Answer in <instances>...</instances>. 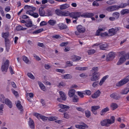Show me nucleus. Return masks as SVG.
<instances>
[{"label": "nucleus", "mask_w": 129, "mask_h": 129, "mask_svg": "<svg viewBox=\"0 0 129 129\" xmlns=\"http://www.w3.org/2000/svg\"><path fill=\"white\" fill-rule=\"evenodd\" d=\"M115 118L113 116L111 117L110 119H106L101 121L100 124L102 126H109L114 122Z\"/></svg>", "instance_id": "nucleus-1"}, {"label": "nucleus", "mask_w": 129, "mask_h": 129, "mask_svg": "<svg viewBox=\"0 0 129 129\" xmlns=\"http://www.w3.org/2000/svg\"><path fill=\"white\" fill-rule=\"evenodd\" d=\"M129 81V76L118 82L116 84V86L121 87L127 83Z\"/></svg>", "instance_id": "nucleus-2"}, {"label": "nucleus", "mask_w": 129, "mask_h": 129, "mask_svg": "<svg viewBox=\"0 0 129 129\" xmlns=\"http://www.w3.org/2000/svg\"><path fill=\"white\" fill-rule=\"evenodd\" d=\"M9 65V61L6 60V61L3 63L1 69L2 72H7Z\"/></svg>", "instance_id": "nucleus-3"}, {"label": "nucleus", "mask_w": 129, "mask_h": 129, "mask_svg": "<svg viewBox=\"0 0 129 129\" xmlns=\"http://www.w3.org/2000/svg\"><path fill=\"white\" fill-rule=\"evenodd\" d=\"M58 106L60 109H59V111L61 112H64L66 111L67 109L69 108V107L66 105H64L62 104H59Z\"/></svg>", "instance_id": "nucleus-4"}, {"label": "nucleus", "mask_w": 129, "mask_h": 129, "mask_svg": "<svg viewBox=\"0 0 129 129\" xmlns=\"http://www.w3.org/2000/svg\"><path fill=\"white\" fill-rule=\"evenodd\" d=\"M24 9L27 10L26 13L28 14H30V12L31 11L33 12V11L36 9L35 7L28 5H26L25 6Z\"/></svg>", "instance_id": "nucleus-5"}, {"label": "nucleus", "mask_w": 129, "mask_h": 129, "mask_svg": "<svg viewBox=\"0 0 129 129\" xmlns=\"http://www.w3.org/2000/svg\"><path fill=\"white\" fill-rule=\"evenodd\" d=\"M119 30L118 28L117 27L112 28L109 29L108 30L109 36H112L116 34Z\"/></svg>", "instance_id": "nucleus-6"}, {"label": "nucleus", "mask_w": 129, "mask_h": 129, "mask_svg": "<svg viewBox=\"0 0 129 129\" xmlns=\"http://www.w3.org/2000/svg\"><path fill=\"white\" fill-rule=\"evenodd\" d=\"M81 15L80 12H72L70 14V16L76 19H77V18L79 17Z\"/></svg>", "instance_id": "nucleus-7"}, {"label": "nucleus", "mask_w": 129, "mask_h": 129, "mask_svg": "<svg viewBox=\"0 0 129 129\" xmlns=\"http://www.w3.org/2000/svg\"><path fill=\"white\" fill-rule=\"evenodd\" d=\"M110 96L111 98L115 100H119L121 98V96L116 92H114L111 94Z\"/></svg>", "instance_id": "nucleus-8"}, {"label": "nucleus", "mask_w": 129, "mask_h": 129, "mask_svg": "<svg viewBox=\"0 0 129 129\" xmlns=\"http://www.w3.org/2000/svg\"><path fill=\"white\" fill-rule=\"evenodd\" d=\"M94 15V14L92 13L86 12L81 14L80 16L84 18H89L91 17Z\"/></svg>", "instance_id": "nucleus-9"}, {"label": "nucleus", "mask_w": 129, "mask_h": 129, "mask_svg": "<svg viewBox=\"0 0 129 129\" xmlns=\"http://www.w3.org/2000/svg\"><path fill=\"white\" fill-rule=\"evenodd\" d=\"M115 56V53L114 52H110L107 55L106 60L107 61L111 60L113 59Z\"/></svg>", "instance_id": "nucleus-10"}, {"label": "nucleus", "mask_w": 129, "mask_h": 129, "mask_svg": "<svg viewBox=\"0 0 129 129\" xmlns=\"http://www.w3.org/2000/svg\"><path fill=\"white\" fill-rule=\"evenodd\" d=\"M100 108V107L99 105H95L91 107V111L93 114L95 115L97 114V112L96 110Z\"/></svg>", "instance_id": "nucleus-11"}, {"label": "nucleus", "mask_w": 129, "mask_h": 129, "mask_svg": "<svg viewBox=\"0 0 129 129\" xmlns=\"http://www.w3.org/2000/svg\"><path fill=\"white\" fill-rule=\"evenodd\" d=\"M126 59H127L126 58L125 55H122L121 57L118 61L117 62V64L118 65H120L122 64Z\"/></svg>", "instance_id": "nucleus-12"}, {"label": "nucleus", "mask_w": 129, "mask_h": 129, "mask_svg": "<svg viewBox=\"0 0 129 129\" xmlns=\"http://www.w3.org/2000/svg\"><path fill=\"white\" fill-rule=\"evenodd\" d=\"M77 30L80 33H83L85 30L84 27L81 25H79L77 26Z\"/></svg>", "instance_id": "nucleus-13"}, {"label": "nucleus", "mask_w": 129, "mask_h": 129, "mask_svg": "<svg viewBox=\"0 0 129 129\" xmlns=\"http://www.w3.org/2000/svg\"><path fill=\"white\" fill-rule=\"evenodd\" d=\"M28 123L30 128L33 129L35 128V126L34 122L30 118H29V120Z\"/></svg>", "instance_id": "nucleus-14"}, {"label": "nucleus", "mask_w": 129, "mask_h": 129, "mask_svg": "<svg viewBox=\"0 0 129 129\" xmlns=\"http://www.w3.org/2000/svg\"><path fill=\"white\" fill-rule=\"evenodd\" d=\"M110 110V109L109 107H107L106 108L103 109L100 111V114L102 115H104L105 113L109 111Z\"/></svg>", "instance_id": "nucleus-15"}, {"label": "nucleus", "mask_w": 129, "mask_h": 129, "mask_svg": "<svg viewBox=\"0 0 129 129\" xmlns=\"http://www.w3.org/2000/svg\"><path fill=\"white\" fill-rule=\"evenodd\" d=\"M39 14L41 16H45V12L44 8L42 7H41L39 9Z\"/></svg>", "instance_id": "nucleus-16"}, {"label": "nucleus", "mask_w": 129, "mask_h": 129, "mask_svg": "<svg viewBox=\"0 0 129 129\" xmlns=\"http://www.w3.org/2000/svg\"><path fill=\"white\" fill-rule=\"evenodd\" d=\"M62 78L64 79H70L72 78V76L71 75L69 74L63 75L61 76Z\"/></svg>", "instance_id": "nucleus-17"}, {"label": "nucleus", "mask_w": 129, "mask_h": 129, "mask_svg": "<svg viewBox=\"0 0 129 129\" xmlns=\"http://www.w3.org/2000/svg\"><path fill=\"white\" fill-rule=\"evenodd\" d=\"M16 106L18 109L21 111H23V107L21 104V102L20 101H18L17 102Z\"/></svg>", "instance_id": "nucleus-18"}, {"label": "nucleus", "mask_w": 129, "mask_h": 129, "mask_svg": "<svg viewBox=\"0 0 129 129\" xmlns=\"http://www.w3.org/2000/svg\"><path fill=\"white\" fill-rule=\"evenodd\" d=\"M60 96L62 98V99L63 100H65L67 98L66 94L63 92L62 91H59Z\"/></svg>", "instance_id": "nucleus-19"}, {"label": "nucleus", "mask_w": 129, "mask_h": 129, "mask_svg": "<svg viewBox=\"0 0 129 129\" xmlns=\"http://www.w3.org/2000/svg\"><path fill=\"white\" fill-rule=\"evenodd\" d=\"M75 93V90L72 89L70 90L68 92V95L70 97H72L74 96Z\"/></svg>", "instance_id": "nucleus-20"}, {"label": "nucleus", "mask_w": 129, "mask_h": 129, "mask_svg": "<svg viewBox=\"0 0 129 129\" xmlns=\"http://www.w3.org/2000/svg\"><path fill=\"white\" fill-rule=\"evenodd\" d=\"M5 103L10 108L12 107V104L11 102L9 99H7L6 100Z\"/></svg>", "instance_id": "nucleus-21"}, {"label": "nucleus", "mask_w": 129, "mask_h": 129, "mask_svg": "<svg viewBox=\"0 0 129 129\" xmlns=\"http://www.w3.org/2000/svg\"><path fill=\"white\" fill-rule=\"evenodd\" d=\"M90 79L92 81H95L98 80L99 78L98 74H95Z\"/></svg>", "instance_id": "nucleus-22"}, {"label": "nucleus", "mask_w": 129, "mask_h": 129, "mask_svg": "<svg viewBox=\"0 0 129 129\" xmlns=\"http://www.w3.org/2000/svg\"><path fill=\"white\" fill-rule=\"evenodd\" d=\"M100 94V92L99 90H98L92 95V98L93 99H95L99 96Z\"/></svg>", "instance_id": "nucleus-23"}, {"label": "nucleus", "mask_w": 129, "mask_h": 129, "mask_svg": "<svg viewBox=\"0 0 129 129\" xmlns=\"http://www.w3.org/2000/svg\"><path fill=\"white\" fill-rule=\"evenodd\" d=\"M81 58L79 56L73 55L71 57V59L73 61H77L80 60Z\"/></svg>", "instance_id": "nucleus-24"}, {"label": "nucleus", "mask_w": 129, "mask_h": 129, "mask_svg": "<svg viewBox=\"0 0 129 129\" xmlns=\"http://www.w3.org/2000/svg\"><path fill=\"white\" fill-rule=\"evenodd\" d=\"M110 107L112 110H114L118 107V106L116 103H112L111 104Z\"/></svg>", "instance_id": "nucleus-25"}, {"label": "nucleus", "mask_w": 129, "mask_h": 129, "mask_svg": "<svg viewBox=\"0 0 129 129\" xmlns=\"http://www.w3.org/2000/svg\"><path fill=\"white\" fill-rule=\"evenodd\" d=\"M69 7V4H65L60 5V8L61 10L64 9L68 8Z\"/></svg>", "instance_id": "nucleus-26"}, {"label": "nucleus", "mask_w": 129, "mask_h": 129, "mask_svg": "<svg viewBox=\"0 0 129 129\" xmlns=\"http://www.w3.org/2000/svg\"><path fill=\"white\" fill-rule=\"evenodd\" d=\"M108 75H106L104 77H103V78L101 80L99 84L101 86L102 85L104 82L108 78Z\"/></svg>", "instance_id": "nucleus-27"}, {"label": "nucleus", "mask_w": 129, "mask_h": 129, "mask_svg": "<svg viewBox=\"0 0 129 129\" xmlns=\"http://www.w3.org/2000/svg\"><path fill=\"white\" fill-rule=\"evenodd\" d=\"M58 26L60 29H65L67 27V26L66 25L63 24H58Z\"/></svg>", "instance_id": "nucleus-28"}, {"label": "nucleus", "mask_w": 129, "mask_h": 129, "mask_svg": "<svg viewBox=\"0 0 129 129\" xmlns=\"http://www.w3.org/2000/svg\"><path fill=\"white\" fill-rule=\"evenodd\" d=\"M38 83L41 89L42 90L45 91L46 89L44 85L42 83L39 81H38Z\"/></svg>", "instance_id": "nucleus-29"}, {"label": "nucleus", "mask_w": 129, "mask_h": 129, "mask_svg": "<svg viewBox=\"0 0 129 129\" xmlns=\"http://www.w3.org/2000/svg\"><path fill=\"white\" fill-rule=\"evenodd\" d=\"M100 49L102 50H105L108 47V45L106 43L101 44L100 46Z\"/></svg>", "instance_id": "nucleus-30"}, {"label": "nucleus", "mask_w": 129, "mask_h": 129, "mask_svg": "<svg viewBox=\"0 0 129 129\" xmlns=\"http://www.w3.org/2000/svg\"><path fill=\"white\" fill-rule=\"evenodd\" d=\"M129 91V88H125L122 90L120 92L121 94H126Z\"/></svg>", "instance_id": "nucleus-31"}, {"label": "nucleus", "mask_w": 129, "mask_h": 129, "mask_svg": "<svg viewBox=\"0 0 129 129\" xmlns=\"http://www.w3.org/2000/svg\"><path fill=\"white\" fill-rule=\"evenodd\" d=\"M87 69L86 67H76L75 69L77 70L80 71H84L86 70Z\"/></svg>", "instance_id": "nucleus-32"}, {"label": "nucleus", "mask_w": 129, "mask_h": 129, "mask_svg": "<svg viewBox=\"0 0 129 129\" xmlns=\"http://www.w3.org/2000/svg\"><path fill=\"white\" fill-rule=\"evenodd\" d=\"M63 11L58 9H57L55 10V12L58 15L62 16Z\"/></svg>", "instance_id": "nucleus-33"}, {"label": "nucleus", "mask_w": 129, "mask_h": 129, "mask_svg": "<svg viewBox=\"0 0 129 129\" xmlns=\"http://www.w3.org/2000/svg\"><path fill=\"white\" fill-rule=\"evenodd\" d=\"M49 24L52 26H54L56 23V20H50L48 21Z\"/></svg>", "instance_id": "nucleus-34"}, {"label": "nucleus", "mask_w": 129, "mask_h": 129, "mask_svg": "<svg viewBox=\"0 0 129 129\" xmlns=\"http://www.w3.org/2000/svg\"><path fill=\"white\" fill-rule=\"evenodd\" d=\"M23 61L26 63H28L29 60L27 57L25 56H23L22 57Z\"/></svg>", "instance_id": "nucleus-35"}, {"label": "nucleus", "mask_w": 129, "mask_h": 129, "mask_svg": "<svg viewBox=\"0 0 129 129\" xmlns=\"http://www.w3.org/2000/svg\"><path fill=\"white\" fill-rule=\"evenodd\" d=\"M29 15L35 18H37L39 16V15L37 13H34V12L32 11L30 12V14Z\"/></svg>", "instance_id": "nucleus-36"}, {"label": "nucleus", "mask_w": 129, "mask_h": 129, "mask_svg": "<svg viewBox=\"0 0 129 129\" xmlns=\"http://www.w3.org/2000/svg\"><path fill=\"white\" fill-rule=\"evenodd\" d=\"M72 100L73 102H77L79 101V98L77 96L75 95L73 96Z\"/></svg>", "instance_id": "nucleus-37"}, {"label": "nucleus", "mask_w": 129, "mask_h": 129, "mask_svg": "<svg viewBox=\"0 0 129 129\" xmlns=\"http://www.w3.org/2000/svg\"><path fill=\"white\" fill-rule=\"evenodd\" d=\"M113 16L116 19H117L119 16V14L117 12H115L113 14Z\"/></svg>", "instance_id": "nucleus-38"}, {"label": "nucleus", "mask_w": 129, "mask_h": 129, "mask_svg": "<svg viewBox=\"0 0 129 129\" xmlns=\"http://www.w3.org/2000/svg\"><path fill=\"white\" fill-rule=\"evenodd\" d=\"M77 93L79 96L81 98H82L84 96V92L83 91H77Z\"/></svg>", "instance_id": "nucleus-39"}, {"label": "nucleus", "mask_w": 129, "mask_h": 129, "mask_svg": "<svg viewBox=\"0 0 129 129\" xmlns=\"http://www.w3.org/2000/svg\"><path fill=\"white\" fill-rule=\"evenodd\" d=\"M27 29L26 28H23L20 25L17 26L16 28V30H25Z\"/></svg>", "instance_id": "nucleus-40"}, {"label": "nucleus", "mask_w": 129, "mask_h": 129, "mask_svg": "<svg viewBox=\"0 0 129 129\" xmlns=\"http://www.w3.org/2000/svg\"><path fill=\"white\" fill-rule=\"evenodd\" d=\"M25 26L28 27H31L32 26V22L31 21H29L25 24Z\"/></svg>", "instance_id": "nucleus-41"}, {"label": "nucleus", "mask_w": 129, "mask_h": 129, "mask_svg": "<svg viewBox=\"0 0 129 129\" xmlns=\"http://www.w3.org/2000/svg\"><path fill=\"white\" fill-rule=\"evenodd\" d=\"M80 123L81 127L82 128V129L84 128H87L88 127V125L83 122H80Z\"/></svg>", "instance_id": "nucleus-42"}, {"label": "nucleus", "mask_w": 129, "mask_h": 129, "mask_svg": "<svg viewBox=\"0 0 129 129\" xmlns=\"http://www.w3.org/2000/svg\"><path fill=\"white\" fill-rule=\"evenodd\" d=\"M95 52V50L94 49H92L89 50L87 51V52L89 55L93 54Z\"/></svg>", "instance_id": "nucleus-43"}, {"label": "nucleus", "mask_w": 129, "mask_h": 129, "mask_svg": "<svg viewBox=\"0 0 129 129\" xmlns=\"http://www.w3.org/2000/svg\"><path fill=\"white\" fill-rule=\"evenodd\" d=\"M70 13L68 11H63L62 12V16H68L70 15Z\"/></svg>", "instance_id": "nucleus-44"}, {"label": "nucleus", "mask_w": 129, "mask_h": 129, "mask_svg": "<svg viewBox=\"0 0 129 129\" xmlns=\"http://www.w3.org/2000/svg\"><path fill=\"white\" fill-rule=\"evenodd\" d=\"M55 71L57 72L61 73L62 74L65 73V71L63 69H55Z\"/></svg>", "instance_id": "nucleus-45"}, {"label": "nucleus", "mask_w": 129, "mask_h": 129, "mask_svg": "<svg viewBox=\"0 0 129 129\" xmlns=\"http://www.w3.org/2000/svg\"><path fill=\"white\" fill-rule=\"evenodd\" d=\"M0 98L1 101L3 103H5L6 101V99H5V98L4 96L3 95H2L1 96Z\"/></svg>", "instance_id": "nucleus-46"}, {"label": "nucleus", "mask_w": 129, "mask_h": 129, "mask_svg": "<svg viewBox=\"0 0 129 129\" xmlns=\"http://www.w3.org/2000/svg\"><path fill=\"white\" fill-rule=\"evenodd\" d=\"M2 37L4 39L7 38L8 37L9 34L8 33H3L2 34Z\"/></svg>", "instance_id": "nucleus-47"}, {"label": "nucleus", "mask_w": 129, "mask_h": 129, "mask_svg": "<svg viewBox=\"0 0 129 129\" xmlns=\"http://www.w3.org/2000/svg\"><path fill=\"white\" fill-rule=\"evenodd\" d=\"M46 14L47 15V16H51L53 14V12L50 10H48L46 11Z\"/></svg>", "instance_id": "nucleus-48"}, {"label": "nucleus", "mask_w": 129, "mask_h": 129, "mask_svg": "<svg viewBox=\"0 0 129 129\" xmlns=\"http://www.w3.org/2000/svg\"><path fill=\"white\" fill-rule=\"evenodd\" d=\"M27 75L28 77L34 80L35 78L34 76L31 73H28Z\"/></svg>", "instance_id": "nucleus-49"}, {"label": "nucleus", "mask_w": 129, "mask_h": 129, "mask_svg": "<svg viewBox=\"0 0 129 129\" xmlns=\"http://www.w3.org/2000/svg\"><path fill=\"white\" fill-rule=\"evenodd\" d=\"M117 2L116 1H113L112 0H109L106 3L109 5H111L113 4H115Z\"/></svg>", "instance_id": "nucleus-50"}, {"label": "nucleus", "mask_w": 129, "mask_h": 129, "mask_svg": "<svg viewBox=\"0 0 129 129\" xmlns=\"http://www.w3.org/2000/svg\"><path fill=\"white\" fill-rule=\"evenodd\" d=\"M129 10L127 9H123L121 11V13L122 14H125L128 13Z\"/></svg>", "instance_id": "nucleus-51"}, {"label": "nucleus", "mask_w": 129, "mask_h": 129, "mask_svg": "<svg viewBox=\"0 0 129 129\" xmlns=\"http://www.w3.org/2000/svg\"><path fill=\"white\" fill-rule=\"evenodd\" d=\"M43 28H41L33 32L34 34H37L40 33L43 31Z\"/></svg>", "instance_id": "nucleus-52"}, {"label": "nucleus", "mask_w": 129, "mask_h": 129, "mask_svg": "<svg viewBox=\"0 0 129 129\" xmlns=\"http://www.w3.org/2000/svg\"><path fill=\"white\" fill-rule=\"evenodd\" d=\"M98 70V68L97 67H94L92 69V71L93 72V74H96V72Z\"/></svg>", "instance_id": "nucleus-53"}, {"label": "nucleus", "mask_w": 129, "mask_h": 129, "mask_svg": "<svg viewBox=\"0 0 129 129\" xmlns=\"http://www.w3.org/2000/svg\"><path fill=\"white\" fill-rule=\"evenodd\" d=\"M85 114L86 117H89L91 115L90 112L88 110H86L85 111Z\"/></svg>", "instance_id": "nucleus-54"}, {"label": "nucleus", "mask_w": 129, "mask_h": 129, "mask_svg": "<svg viewBox=\"0 0 129 129\" xmlns=\"http://www.w3.org/2000/svg\"><path fill=\"white\" fill-rule=\"evenodd\" d=\"M127 5V3H122L120 4L119 6V8H123L125 7Z\"/></svg>", "instance_id": "nucleus-55"}, {"label": "nucleus", "mask_w": 129, "mask_h": 129, "mask_svg": "<svg viewBox=\"0 0 129 129\" xmlns=\"http://www.w3.org/2000/svg\"><path fill=\"white\" fill-rule=\"evenodd\" d=\"M107 10L108 11H114L112 6H109L107 8Z\"/></svg>", "instance_id": "nucleus-56"}, {"label": "nucleus", "mask_w": 129, "mask_h": 129, "mask_svg": "<svg viewBox=\"0 0 129 129\" xmlns=\"http://www.w3.org/2000/svg\"><path fill=\"white\" fill-rule=\"evenodd\" d=\"M84 94H87L88 95H90L91 93V91L89 90H86L84 91Z\"/></svg>", "instance_id": "nucleus-57"}, {"label": "nucleus", "mask_w": 129, "mask_h": 129, "mask_svg": "<svg viewBox=\"0 0 129 129\" xmlns=\"http://www.w3.org/2000/svg\"><path fill=\"white\" fill-rule=\"evenodd\" d=\"M57 119V117H51L49 118V120L50 121H53Z\"/></svg>", "instance_id": "nucleus-58"}, {"label": "nucleus", "mask_w": 129, "mask_h": 129, "mask_svg": "<svg viewBox=\"0 0 129 129\" xmlns=\"http://www.w3.org/2000/svg\"><path fill=\"white\" fill-rule=\"evenodd\" d=\"M4 108V105L2 104L0 105V113H3V109Z\"/></svg>", "instance_id": "nucleus-59"}, {"label": "nucleus", "mask_w": 129, "mask_h": 129, "mask_svg": "<svg viewBox=\"0 0 129 129\" xmlns=\"http://www.w3.org/2000/svg\"><path fill=\"white\" fill-rule=\"evenodd\" d=\"M34 115L39 119L41 118V116H42L40 114L37 113H35L34 114Z\"/></svg>", "instance_id": "nucleus-60"}, {"label": "nucleus", "mask_w": 129, "mask_h": 129, "mask_svg": "<svg viewBox=\"0 0 129 129\" xmlns=\"http://www.w3.org/2000/svg\"><path fill=\"white\" fill-rule=\"evenodd\" d=\"M113 9L114 11L115 10L118 9L119 8V6L118 5H114L112 6Z\"/></svg>", "instance_id": "nucleus-61"}, {"label": "nucleus", "mask_w": 129, "mask_h": 129, "mask_svg": "<svg viewBox=\"0 0 129 129\" xmlns=\"http://www.w3.org/2000/svg\"><path fill=\"white\" fill-rule=\"evenodd\" d=\"M0 12L3 16H4L5 15L4 12L3 11V8L1 6L0 7Z\"/></svg>", "instance_id": "nucleus-62"}, {"label": "nucleus", "mask_w": 129, "mask_h": 129, "mask_svg": "<svg viewBox=\"0 0 129 129\" xmlns=\"http://www.w3.org/2000/svg\"><path fill=\"white\" fill-rule=\"evenodd\" d=\"M48 117H46L44 116H41V119L43 121H45L47 119Z\"/></svg>", "instance_id": "nucleus-63"}, {"label": "nucleus", "mask_w": 129, "mask_h": 129, "mask_svg": "<svg viewBox=\"0 0 129 129\" xmlns=\"http://www.w3.org/2000/svg\"><path fill=\"white\" fill-rule=\"evenodd\" d=\"M66 85V84L64 82H61L59 84L58 86L60 87L61 86H63Z\"/></svg>", "instance_id": "nucleus-64"}]
</instances>
